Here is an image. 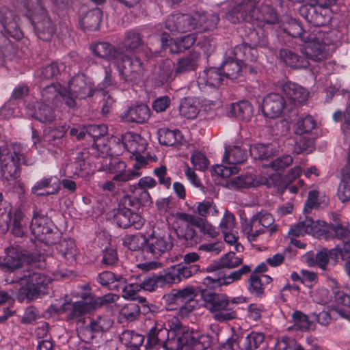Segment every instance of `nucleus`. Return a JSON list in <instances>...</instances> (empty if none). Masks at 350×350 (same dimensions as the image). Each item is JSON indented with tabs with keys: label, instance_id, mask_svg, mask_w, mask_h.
Instances as JSON below:
<instances>
[{
	"label": "nucleus",
	"instance_id": "obj_54",
	"mask_svg": "<svg viewBox=\"0 0 350 350\" xmlns=\"http://www.w3.org/2000/svg\"><path fill=\"white\" fill-rule=\"evenodd\" d=\"M64 68L65 66L62 64H59L57 62H52L42 67L39 71L38 76L40 81L51 79L57 77Z\"/></svg>",
	"mask_w": 350,
	"mask_h": 350
},
{
	"label": "nucleus",
	"instance_id": "obj_18",
	"mask_svg": "<svg viewBox=\"0 0 350 350\" xmlns=\"http://www.w3.org/2000/svg\"><path fill=\"white\" fill-rule=\"evenodd\" d=\"M176 217L183 221L197 227L200 231L211 238H215L219 235V231L206 220L196 215L186 213H176Z\"/></svg>",
	"mask_w": 350,
	"mask_h": 350
},
{
	"label": "nucleus",
	"instance_id": "obj_4",
	"mask_svg": "<svg viewBox=\"0 0 350 350\" xmlns=\"http://www.w3.org/2000/svg\"><path fill=\"white\" fill-rule=\"evenodd\" d=\"M22 149L21 145L16 143L12 145L11 152L7 143L0 141V172L7 180H14L20 176L21 163L27 165Z\"/></svg>",
	"mask_w": 350,
	"mask_h": 350
},
{
	"label": "nucleus",
	"instance_id": "obj_43",
	"mask_svg": "<svg viewBox=\"0 0 350 350\" xmlns=\"http://www.w3.org/2000/svg\"><path fill=\"white\" fill-rule=\"evenodd\" d=\"M241 350H254L260 347L264 341V335L258 332H252L246 337L239 336Z\"/></svg>",
	"mask_w": 350,
	"mask_h": 350
},
{
	"label": "nucleus",
	"instance_id": "obj_40",
	"mask_svg": "<svg viewBox=\"0 0 350 350\" xmlns=\"http://www.w3.org/2000/svg\"><path fill=\"white\" fill-rule=\"evenodd\" d=\"M91 50L93 54L102 59L107 60L116 59V49L109 42H98L91 46Z\"/></svg>",
	"mask_w": 350,
	"mask_h": 350
},
{
	"label": "nucleus",
	"instance_id": "obj_34",
	"mask_svg": "<svg viewBox=\"0 0 350 350\" xmlns=\"http://www.w3.org/2000/svg\"><path fill=\"white\" fill-rule=\"evenodd\" d=\"M143 36L136 29L127 31L122 40V47L126 51H137L144 48Z\"/></svg>",
	"mask_w": 350,
	"mask_h": 350
},
{
	"label": "nucleus",
	"instance_id": "obj_1",
	"mask_svg": "<svg viewBox=\"0 0 350 350\" xmlns=\"http://www.w3.org/2000/svg\"><path fill=\"white\" fill-rule=\"evenodd\" d=\"M167 325L170 337L165 347L167 350H205L210 345L208 336L183 325L177 317L169 319Z\"/></svg>",
	"mask_w": 350,
	"mask_h": 350
},
{
	"label": "nucleus",
	"instance_id": "obj_27",
	"mask_svg": "<svg viewBox=\"0 0 350 350\" xmlns=\"http://www.w3.org/2000/svg\"><path fill=\"white\" fill-rule=\"evenodd\" d=\"M6 217L10 219L12 232L16 237H23L27 232L28 218L21 209H16L12 216L9 211Z\"/></svg>",
	"mask_w": 350,
	"mask_h": 350
},
{
	"label": "nucleus",
	"instance_id": "obj_11",
	"mask_svg": "<svg viewBox=\"0 0 350 350\" xmlns=\"http://www.w3.org/2000/svg\"><path fill=\"white\" fill-rule=\"evenodd\" d=\"M173 247L170 236L153 232L146 238L145 252L154 259H158Z\"/></svg>",
	"mask_w": 350,
	"mask_h": 350
},
{
	"label": "nucleus",
	"instance_id": "obj_17",
	"mask_svg": "<svg viewBox=\"0 0 350 350\" xmlns=\"http://www.w3.org/2000/svg\"><path fill=\"white\" fill-rule=\"evenodd\" d=\"M114 221L122 228L133 227L135 229H140L144 224V218L132 211L124 210L118 208L113 215Z\"/></svg>",
	"mask_w": 350,
	"mask_h": 350
},
{
	"label": "nucleus",
	"instance_id": "obj_37",
	"mask_svg": "<svg viewBox=\"0 0 350 350\" xmlns=\"http://www.w3.org/2000/svg\"><path fill=\"white\" fill-rule=\"evenodd\" d=\"M196 296V291L192 286H186L182 289H174L166 295L168 301L172 303L180 304L190 302Z\"/></svg>",
	"mask_w": 350,
	"mask_h": 350
},
{
	"label": "nucleus",
	"instance_id": "obj_32",
	"mask_svg": "<svg viewBox=\"0 0 350 350\" xmlns=\"http://www.w3.org/2000/svg\"><path fill=\"white\" fill-rule=\"evenodd\" d=\"M318 224L321 227L319 235L328 239L331 238L343 239L347 237L349 230L341 224H327L325 221H319Z\"/></svg>",
	"mask_w": 350,
	"mask_h": 350
},
{
	"label": "nucleus",
	"instance_id": "obj_62",
	"mask_svg": "<svg viewBox=\"0 0 350 350\" xmlns=\"http://www.w3.org/2000/svg\"><path fill=\"white\" fill-rule=\"evenodd\" d=\"M284 31L293 38H300L303 42L306 41L308 37V33L303 29L300 23L296 20H291Z\"/></svg>",
	"mask_w": 350,
	"mask_h": 350
},
{
	"label": "nucleus",
	"instance_id": "obj_60",
	"mask_svg": "<svg viewBox=\"0 0 350 350\" xmlns=\"http://www.w3.org/2000/svg\"><path fill=\"white\" fill-rule=\"evenodd\" d=\"M242 262V258L237 257L234 252H230L219 258L217 266L219 268L233 269L241 265Z\"/></svg>",
	"mask_w": 350,
	"mask_h": 350
},
{
	"label": "nucleus",
	"instance_id": "obj_59",
	"mask_svg": "<svg viewBox=\"0 0 350 350\" xmlns=\"http://www.w3.org/2000/svg\"><path fill=\"white\" fill-rule=\"evenodd\" d=\"M314 150V140L311 138L301 137L296 139L293 152L296 154L310 153Z\"/></svg>",
	"mask_w": 350,
	"mask_h": 350
},
{
	"label": "nucleus",
	"instance_id": "obj_36",
	"mask_svg": "<svg viewBox=\"0 0 350 350\" xmlns=\"http://www.w3.org/2000/svg\"><path fill=\"white\" fill-rule=\"evenodd\" d=\"M279 56L284 63L292 68H306L308 66V62L304 57H300L288 49H282Z\"/></svg>",
	"mask_w": 350,
	"mask_h": 350
},
{
	"label": "nucleus",
	"instance_id": "obj_64",
	"mask_svg": "<svg viewBox=\"0 0 350 350\" xmlns=\"http://www.w3.org/2000/svg\"><path fill=\"white\" fill-rule=\"evenodd\" d=\"M90 297L91 299L94 310H97L98 308H100L109 304L115 302L119 297L117 295L113 293H108L100 297H96L90 293Z\"/></svg>",
	"mask_w": 350,
	"mask_h": 350
},
{
	"label": "nucleus",
	"instance_id": "obj_9",
	"mask_svg": "<svg viewBox=\"0 0 350 350\" xmlns=\"http://www.w3.org/2000/svg\"><path fill=\"white\" fill-rule=\"evenodd\" d=\"M31 17V22L39 39L49 41L55 33V27L42 5L37 4L32 10H27Z\"/></svg>",
	"mask_w": 350,
	"mask_h": 350
},
{
	"label": "nucleus",
	"instance_id": "obj_22",
	"mask_svg": "<svg viewBox=\"0 0 350 350\" xmlns=\"http://www.w3.org/2000/svg\"><path fill=\"white\" fill-rule=\"evenodd\" d=\"M61 189L60 180L56 176L44 178L32 187L31 193L37 196L54 195Z\"/></svg>",
	"mask_w": 350,
	"mask_h": 350
},
{
	"label": "nucleus",
	"instance_id": "obj_30",
	"mask_svg": "<svg viewBox=\"0 0 350 350\" xmlns=\"http://www.w3.org/2000/svg\"><path fill=\"white\" fill-rule=\"evenodd\" d=\"M282 91L291 100L298 103H302L306 101L309 95V92L306 89L291 81L283 84Z\"/></svg>",
	"mask_w": 350,
	"mask_h": 350
},
{
	"label": "nucleus",
	"instance_id": "obj_19",
	"mask_svg": "<svg viewBox=\"0 0 350 350\" xmlns=\"http://www.w3.org/2000/svg\"><path fill=\"white\" fill-rule=\"evenodd\" d=\"M81 300L73 302L68 314V319L77 321H82L83 317L94 310L90 293H83L81 295Z\"/></svg>",
	"mask_w": 350,
	"mask_h": 350
},
{
	"label": "nucleus",
	"instance_id": "obj_45",
	"mask_svg": "<svg viewBox=\"0 0 350 350\" xmlns=\"http://www.w3.org/2000/svg\"><path fill=\"white\" fill-rule=\"evenodd\" d=\"M136 160L137 162L134 164L132 170H128L127 173L114 175L113 180L126 182L139 177L141 176V172H139V170L146 163V161L145 159L141 156H137Z\"/></svg>",
	"mask_w": 350,
	"mask_h": 350
},
{
	"label": "nucleus",
	"instance_id": "obj_6",
	"mask_svg": "<svg viewBox=\"0 0 350 350\" xmlns=\"http://www.w3.org/2000/svg\"><path fill=\"white\" fill-rule=\"evenodd\" d=\"M247 158V152L245 148L239 146H228L225 148L223 163L229 165H217L213 171L217 175L223 178H228L238 173L239 169L236 166L244 163Z\"/></svg>",
	"mask_w": 350,
	"mask_h": 350
},
{
	"label": "nucleus",
	"instance_id": "obj_41",
	"mask_svg": "<svg viewBox=\"0 0 350 350\" xmlns=\"http://www.w3.org/2000/svg\"><path fill=\"white\" fill-rule=\"evenodd\" d=\"M172 276L170 275L159 274L154 275L152 277L147 278L143 280L141 284V290L148 291H153L158 287H163L167 284H170L172 281Z\"/></svg>",
	"mask_w": 350,
	"mask_h": 350
},
{
	"label": "nucleus",
	"instance_id": "obj_42",
	"mask_svg": "<svg viewBox=\"0 0 350 350\" xmlns=\"http://www.w3.org/2000/svg\"><path fill=\"white\" fill-rule=\"evenodd\" d=\"M195 15L199 16L198 19L195 20L196 23V29L200 31H210L215 29L219 21V16L216 14H200L195 13Z\"/></svg>",
	"mask_w": 350,
	"mask_h": 350
},
{
	"label": "nucleus",
	"instance_id": "obj_63",
	"mask_svg": "<svg viewBox=\"0 0 350 350\" xmlns=\"http://www.w3.org/2000/svg\"><path fill=\"white\" fill-rule=\"evenodd\" d=\"M139 306L135 303L130 302L121 308L120 315L128 321H133L139 316Z\"/></svg>",
	"mask_w": 350,
	"mask_h": 350
},
{
	"label": "nucleus",
	"instance_id": "obj_25",
	"mask_svg": "<svg viewBox=\"0 0 350 350\" xmlns=\"http://www.w3.org/2000/svg\"><path fill=\"white\" fill-rule=\"evenodd\" d=\"M150 116V109L145 104H138L130 107L122 116V120L126 122L142 124Z\"/></svg>",
	"mask_w": 350,
	"mask_h": 350
},
{
	"label": "nucleus",
	"instance_id": "obj_12",
	"mask_svg": "<svg viewBox=\"0 0 350 350\" xmlns=\"http://www.w3.org/2000/svg\"><path fill=\"white\" fill-rule=\"evenodd\" d=\"M199 16L187 14H174L169 16L165 21V28L172 33H184L196 29Z\"/></svg>",
	"mask_w": 350,
	"mask_h": 350
},
{
	"label": "nucleus",
	"instance_id": "obj_35",
	"mask_svg": "<svg viewBox=\"0 0 350 350\" xmlns=\"http://www.w3.org/2000/svg\"><path fill=\"white\" fill-rule=\"evenodd\" d=\"M97 282L103 286H107L113 290H118L119 286L126 283V279L121 275H116L109 271L100 273L97 278Z\"/></svg>",
	"mask_w": 350,
	"mask_h": 350
},
{
	"label": "nucleus",
	"instance_id": "obj_3",
	"mask_svg": "<svg viewBox=\"0 0 350 350\" xmlns=\"http://www.w3.org/2000/svg\"><path fill=\"white\" fill-rule=\"evenodd\" d=\"M204 307L213 313V319L219 322L234 319L237 312L233 310L232 305L238 304L241 298H233L231 300L223 293H217L211 291L202 293Z\"/></svg>",
	"mask_w": 350,
	"mask_h": 350
},
{
	"label": "nucleus",
	"instance_id": "obj_23",
	"mask_svg": "<svg viewBox=\"0 0 350 350\" xmlns=\"http://www.w3.org/2000/svg\"><path fill=\"white\" fill-rule=\"evenodd\" d=\"M169 332L164 325L155 322L147 333L148 344L150 347L159 346L163 350H167L165 344L168 340Z\"/></svg>",
	"mask_w": 350,
	"mask_h": 350
},
{
	"label": "nucleus",
	"instance_id": "obj_24",
	"mask_svg": "<svg viewBox=\"0 0 350 350\" xmlns=\"http://www.w3.org/2000/svg\"><path fill=\"white\" fill-rule=\"evenodd\" d=\"M174 68V63L166 59L159 63L154 68L151 81L155 86L159 87L167 83L171 79Z\"/></svg>",
	"mask_w": 350,
	"mask_h": 350
},
{
	"label": "nucleus",
	"instance_id": "obj_10",
	"mask_svg": "<svg viewBox=\"0 0 350 350\" xmlns=\"http://www.w3.org/2000/svg\"><path fill=\"white\" fill-rule=\"evenodd\" d=\"M117 68L122 79L127 83H137L144 75L143 64L138 57L122 55L121 61L116 62Z\"/></svg>",
	"mask_w": 350,
	"mask_h": 350
},
{
	"label": "nucleus",
	"instance_id": "obj_46",
	"mask_svg": "<svg viewBox=\"0 0 350 350\" xmlns=\"http://www.w3.org/2000/svg\"><path fill=\"white\" fill-rule=\"evenodd\" d=\"M200 271L199 265H190V266H181L178 267L176 272H168L166 275L172 276V281L170 284L177 283L182 280V279H187L197 273Z\"/></svg>",
	"mask_w": 350,
	"mask_h": 350
},
{
	"label": "nucleus",
	"instance_id": "obj_50",
	"mask_svg": "<svg viewBox=\"0 0 350 350\" xmlns=\"http://www.w3.org/2000/svg\"><path fill=\"white\" fill-rule=\"evenodd\" d=\"M179 111L184 117L188 119H193L197 117L199 109L196 101L193 98H185L181 100Z\"/></svg>",
	"mask_w": 350,
	"mask_h": 350
},
{
	"label": "nucleus",
	"instance_id": "obj_7",
	"mask_svg": "<svg viewBox=\"0 0 350 350\" xmlns=\"http://www.w3.org/2000/svg\"><path fill=\"white\" fill-rule=\"evenodd\" d=\"M260 0H237L226 14L231 23H250L260 19L258 5Z\"/></svg>",
	"mask_w": 350,
	"mask_h": 350
},
{
	"label": "nucleus",
	"instance_id": "obj_26",
	"mask_svg": "<svg viewBox=\"0 0 350 350\" xmlns=\"http://www.w3.org/2000/svg\"><path fill=\"white\" fill-rule=\"evenodd\" d=\"M319 221H314L311 217L306 216L301 219L296 225L293 226L288 233L295 237L304 236L306 234H317L320 236L321 226H319Z\"/></svg>",
	"mask_w": 350,
	"mask_h": 350
},
{
	"label": "nucleus",
	"instance_id": "obj_58",
	"mask_svg": "<svg viewBox=\"0 0 350 350\" xmlns=\"http://www.w3.org/2000/svg\"><path fill=\"white\" fill-rule=\"evenodd\" d=\"M247 40L250 46L253 47H265L268 44L267 36L262 29L250 31L247 35Z\"/></svg>",
	"mask_w": 350,
	"mask_h": 350
},
{
	"label": "nucleus",
	"instance_id": "obj_55",
	"mask_svg": "<svg viewBox=\"0 0 350 350\" xmlns=\"http://www.w3.org/2000/svg\"><path fill=\"white\" fill-rule=\"evenodd\" d=\"M113 323L112 319L108 316H98L91 321L89 329L94 333L104 332L109 329Z\"/></svg>",
	"mask_w": 350,
	"mask_h": 350
},
{
	"label": "nucleus",
	"instance_id": "obj_53",
	"mask_svg": "<svg viewBox=\"0 0 350 350\" xmlns=\"http://www.w3.org/2000/svg\"><path fill=\"white\" fill-rule=\"evenodd\" d=\"M146 238L142 234H127L123 238V245L130 250L138 251L143 247L145 248Z\"/></svg>",
	"mask_w": 350,
	"mask_h": 350
},
{
	"label": "nucleus",
	"instance_id": "obj_48",
	"mask_svg": "<svg viewBox=\"0 0 350 350\" xmlns=\"http://www.w3.org/2000/svg\"><path fill=\"white\" fill-rule=\"evenodd\" d=\"M66 132V129L64 126L49 128L44 131V134L42 137L44 146H45L46 144L53 146L58 145L61 138L64 137Z\"/></svg>",
	"mask_w": 350,
	"mask_h": 350
},
{
	"label": "nucleus",
	"instance_id": "obj_29",
	"mask_svg": "<svg viewBox=\"0 0 350 350\" xmlns=\"http://www.w3.org/2000/svg\"><path fill=\"white\" fill-rule=\"evenodd\" d=\"M86 158L87 152L83 151L78 152L75 161L66 164L63 175L72 178L80 176L81 172L86 169L88 165L85 161Z\"/></svg>",
	"mask_w": 350,
	"mask_h": 350
},
{
	"label": "nucleus",
	"instance_id": "obj_8",
	"mask_svg": "<svg viewBox=\"0 0 350 350\" xmlns=\"http://www.w3.org/2000/svg\"><path fill=\"white\" fill-rule=\"evenodd\" d=\"M30 228L34 237L46 244L55 243L58 238V232L51 219L38 210L33 213Z\"/></svg>",
	"mask_w": 350,
	"mask_h": 350
},
{
	"label": "nucleus",
	"instance_id": "obj_14",
	"mask_svg": "<svg viewBox=\"0 0 350 350\" xmlns=\"http://www.w3.org/2000/svg\"><path fill=\"white\" fill-rule=\"evenodd\" d=\"M18 16L7 7L0 8V25L5 32L15 39H20L23 33L18 27Z\"/></svg>",
	"mask_w": 350,
	"mask_h": 350
},
{
	"label": "nucleus",
	"instance_id": "obj_52",
	"mask_svg": "<svg viewBox=\"0 0 350 350\" xmlns=\"http://www.w3.org/2000/svg\"><path fill=\"white\" fill-rule=\"evenodd\" d=\"M280 176L279 174H271L267 178L264 184H265L268 187H278V191L282 193H283L284 189H288L291 193L295 194L298 191V186L297 185H293L289 182V183H286L283 186H280Z\"/></svg>",
	"mask_w": 350,
	"mask_h": 350
},
{
	"label": "nucleus",
	"instance_id": "obj_33",
	"mask_svg": "<svg viewBox=\"0 0 350 350\" xmlns=\"http://www.w3.org/2000/svg\"><path fill=\"white\" fill-rule=\"evenodd\" d=\"M223 75L231 80H235L242 76L243 72V63L232 57H227L220 66Z\"/></svg>",
	"mask_w": 350,
	"mask_h": 350
},
{
	"label": "nucleus",
	"instance_id": "obj_20",
	"mask_svg": "<svg viewBox=\"0 0 350 350\" xmlns=\"http://www.w3.org/2000/svg\"><path fill=\"white\" fill-rule=\"evenodd\" d=\"M25 255L18 247L11 246L5 250V256H0V267L14 271L21 267Z\"/></svg>",
	"mask_w": 350,
	"mask_h": 350
},
{
	"label": "nucleus",
	"instance_id": "obj_16",
	"mask_svg": "<svg viewBox=\"0 0 350 350\" xmlns=\"http://www.w3.org/2000/svg\"><path fill=\"white\" fill-rule=\"evenodd\" d=\"M305 46L302 49V54L306 59H310L315 62H320L325 59L328 53L326 50V45L319 39L315 37H308Z\"/></svg>",
	"mask_w": 350,
	"mask_h": 350
},
{
	"label": "nucleus",
	"instance_id": "obj_49",
	"mask_svg": "<svg viewBox=\"0 0 350 350\" xmlns=\"http://www.w3.org/2000/svg\"><path fill=\"white\" fill-rule=\"evenodd\" d=\"M159 142L164 146H174L181 139V133L178 130L161 129L159 131Z\"/></svg>",
	"mask_w": 350,
	"mask_h": 350
},
{
	"label": "nucleus",
	"instance_id": "obj_13",
	"mask_svg": "<svg viewBox=\"0 0 350 350\" xmlns=\"http://www.w3.org/2000/svg\"><path fill=\"white\" fill-rule=\"evenodd\" d=\"M299 13L309 23L316 27L323 26L330 20L329 10L317 5H303L300 7Z\"/></svg>",
	"mask_w": 350,
	"mask_h": 350
},
{
	"label": "nucleus",
	"instance_id": "obj_21",
	"mask_svg": "<svg viewBox=\"0 0 350 350\" xmlns=\"http://www.w3.org/2000/svg\"><path fill=\"white\" fill-rule=\"evenodd\" d=\"M28 114L44 124H49L55 119V113L51 106L42 103H33L27 106Z\"/></svg>",
	"mask_w": 350,
	"mask_h": 350
},
{
	"label": "nucleus",
	"instance_id": "obj_51",
	"mask_svg": "<svg viewBox=\"0 0 350 350\" xmlns=\"http://www.w3.org/2000/svg\"><path fill=\"white\" fill-rule=\"evenodd\" d=\"M57 250L62 256L68 262H72L75 260L77 248L73 240L67 239L62 241L59 243Z\"/></svg>",
	"mask_w": 350,
	"mask_h": 350
},
{
	"label": "nucleus",
	"instance_id": "obj_56",
	"mask_svg": "<svg viewBox=\"0 0 350 350\" xmlns=\"http://www.w3.org/2000/svg\"><path fill=\"white\" fill-rule=\"evenodd\" d=\"M317 123L311 116H306L299 120L295 125V133L297 135H302L304 133L311 132L315 127Z\"/></svg>",
	"mask_w": 350,
	"mask_h": 350
},
{
	"label": "nucleus",
	"instance_id": "obj_38",
	"mask_svg": "<svg viewBox=\"0 0 350 350\" xmlns=\"http://www.w3.org/2000/svg\"><path fill=\"white\" fill-rule=\"evenodd\" d=\"M200 55L196 52H191L189 55L180 59L175 68L176 75H181L195 70L198 66Z\"/></svg>",
	"mask_w": 350,
	"mask_h": 350
},
{
	"label": "nucleus",
	"instance_id": "obj_61",
	"mask_svg": "<svg viewBox=\"0 0 350 350\" xmlns=\"http://www.w3.org/2000/svg\"><path fill=\"white\" fill-rule=\"evenodd\" d=\"M158 211L162 215H173L176 206V201L174 198L169 196L159 198L156 202Z\"/></svg>",
	"mask_w": 350,
	"mask_h": 350
},
{
	"label": "nucleus",
	"instance_id": "obj_57",
	"mask_svg": "<svg viewBox=\"0 0 350 350\" xmlns=\"http://www.w3.org/2000/svg\"><path fill=\"white\" fill-rule=\"evenodd\" d=\"M337 196L339 200L345 203L350 200V174H342L337 189Z\"/></svg>",
	"mask_w": 350,
	"mask_h": 350
},
{
	"label": "nucleus",
	"instance_id": "obj_47",
	"mask_svg": "<svg viewBox=\"0 0 350 350\" xmlns=\"http://www.w3.org/2000/svg\"><path fill=\"white\" fill-rule=\"evenodd\" d=\"M254 222V226H261L263 229L268 228L270 234H273L277 230V226L272 224L274 222V219L270 213L267 212H260L254 215L250 219Z\"/></svg>",
	"mask_w": 350,
	"mask_h": 350
},
{
	"label": "nucleus",
	"instance_id": "obj_44",
	"mask_svg": "<svg viewBox=\"0 0 350 350\" xmlns=\"http://www.w3.org/2000/svg\"><path fill=\"white\" fill-rule=\"evenodd\" d=\"M102 12L99 8L88 11L81 19L80 23L83 28L96 30L99 27L102 19Z\"/></svg>",
	"mask_w": 350,
	"mask_h": 350
},
{
	"label": "nucleus",
	"instance_id": "obj_2",
	"mask_svg": "<svg viewBox=\"0 0 350 350\" xmlns=\"http://www.w3.org/2000/svg\"><path fill=\"white\" fill-rule=\"evenodd\" d=\"M16 282L20 285L17 299L20 301H31L49 293L51 278L41 271L30 268L18 273Z\"/></svg>",
	"mask_w": 350,
	"mask_h": 350
},
{
	"label": "nucleus",
	"instance_id": "obj_39",
	"mask_svg": "<svg viewBox=\"0 0 350 350\" xmlns=\"http://www.w3.org/2000/svg\"><path fill=\"white\" fill-rule=\"evenodd\" d=\"M253 113V108L251 104L247 100H241L232 103L228 112L229 116H234L240 120L247 121Z\"/></svg>",
	"mask_w": 350,
	"mask_h": 350
},
{
	"label": "nucleus",
	"instance_id": "obj_28",
	"mask_svg": "<svg viewBox=\"0 0 350 350\" xmlns=\"http://www.w3.org/2000/svg\"><path fill=\"white\" fill-rule=\"evenodd\" d=\"M224 78V76L220 68H210L200 74L198 79V83L200 86L208 85L217 88L221 84Z\"/></svg>",
	"mask_w": 350,
	"mask_h": 350
},
{
	"label": "nucleus",
	"instance_id": "obj_15",
	"mask_svg": "<svg viewBox=\"0 0 350 350\" xmlns=\"http://www.w3.org/2000/svg\"><path fill=\"white\" fill-rule=\"evenodd\" d=\"M285 106L286 103L283 96L278 93H271L262 100V111L265 117L275 118L282 114Z\"/></svg>",
	"mask_w": 350,
	"mask_h": 350
},
{
	"label": "nucleus",
	"instance_id": "obj_31",
	"mask_svg": "<svg viewBox=\"0 0 350 350\" xmlns=\"http://www.w3.org/2000/svg\"><path fill=\"white\" fill-rule=\"evenodd\" d=\"M66 90L59 83H52L44 88L41 92L42 100L44 103H51L55 106L60 100H64Z\"/></svg>",
	"mask_w": 350,
	"mask_h": 350
},
{
	"label": "nucleus",
	"instance_id": "obj_5",
	"mask_svg": "<svg viewBox=\"0 0 350 350\" xmlns=\"http://www.w3.org/2000/svg\"><path fill=\"white\" fill-rule=\"evenodd\" d=\"M94 91L90 79L83 74H78L70 81L68 90H66V95L64 96V102L69 108H73L77 105V99L92 96Z\"/></svg>",
	"mask_w": 350,
	"mask_h": 350
}]
</instances>
